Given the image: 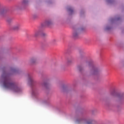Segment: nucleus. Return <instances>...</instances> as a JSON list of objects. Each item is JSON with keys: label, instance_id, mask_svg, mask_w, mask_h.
Returning <instances> with one entry per match:
<instances>
[{"label": "nucleus", "instance_id": "20e7f679", "mask_svg": "<svg viewBox=\"0 0 124 124\" xmlns=\"http://www.w3.org/2000/svg\"><path fill=\"white\" fill-rule=\"evenodd\" d=\"M41 34L42 36H46V33L44 32H41V31L40 30H37L34 32V34L33 35V37H38L39 35Z\"/></svg>", "mask_w": 124, "mask_h": 124}, {"label": "nucleus", "instance_id": "f257e3e1", "mask_svg": "<svg viewBox=\"0 0 124 124\" xmlns=\"http://www.w3.org/2000/svg\"><path fill=\"white\" fill-rule=\"evenodd\" d=\"M3 86L6 89L11 90L13 92H20V88L15 83L11 82V80L6 76L3 77Z\"/></svg>", "mask_w": 124, "mask_h": 124}, {"label": "nucleus", "instance_id": "9b49d317", "mask_svg": "<svg viewBox=\"0 0 124 124\" xmlns=\"http://www.w3.org/2000/svg\"><path fill=\"white\" fill-rule=\"evenodd\" d=\"M36 93H37V91H36V90H35V89H33L32 90V94L34 95L36 94Z\"/></svg>", "mask_w": 124, "mask_h": 124}, {"label": "nucleus", "instance_id": "39448f33", "mask_svg": "<svg viewBox=\"0 0 124 124\" xmlns=\"http://www.w3.org/2000/svg\"><path fill=\"white\" fill-rule=\"evenodd\" d=\"M20 29V24L19 23H16L13 25L12 27V30L14 31H18Z\"/></svg>", "mask_w": 124, "mask_h": 124}, {"label": "nucleus", "instance_id": "dca6fc26", "mask_svg": "<svg viewBox=\"0 0 124 124\" xmlns=\"http://www.w3.org/2000/svg\"><path fill=\"white\" fill-rule=\"evenodd\" d=\"M43 86H44L45 87H47V86L48 85V84L47 83H44L43 84Z\"/></svg>", "mask_w": 124, "mask_h": 124}, {"label": "nucleus", "instance_id": "0eeeda50", "mask_svg": "<svg viewBox=\"0 0 124 124\" xmlns=\"http://www.w3.org/2000/svg\"><path fill=\"white\" fill-rule=\"evenodd\" d=\"M46 26H51V25H53V22L51 20H46L45 23Z\"/></svg>", "mask_w": 124, "mask_h": 124}, {"label": "nucleus", "instance_id": "7ed1b4c3", "mask_svg": "<svg viewBox=\"0 0 124 124\" xmlns=\"http://www.w3.org/2000/svg\"><path fill=\"white\" fill-rule=\"evenodd\" d=\"M89 67V74L90 75H96L98 74L99 70L97 69L93 63L89 62L88 63Z\"/></svg>", "mask_w": 124, "mask_h": 124}, {"label": "nucleus", "instance_id": "f8f14e48", "mask_svg": "<svg viewBox=\"0 0 124 124\" xmlns=\"http://www.w3.org/2000/svg\"><path fill=\"white\" fill-rule=\"evenodd\" d=\"M78 70H79V71H82L83 69V68L82 67H81V66H78Z\"/></svg>", "mask_w": 124, "mask_h": 124}, {"label": "nucleus", "instance_id": "ddd939ff", "mask_svg": "<svg viewBox=\"0 0 124 124\" xmlns=\"http://www.w3.org/2000/svg\"><path fill=\"white\" fill-rule=\"evenodd\" d=\"M68 11H69L70 13H72V12H73V9H72L71 8H68Z\"/></svg>", "mask_w": 124, "mask_h": 124}, {"label": "nucleus", "instance_id": "f3484780", "mask_svg": "<svg viewBox=\"0 0 124 124\" xmlns=\"http://www.w3.org/2000/svg\"><path fill=\"white\" fill-rule=\"evenodd\" d=\"M28 2V1L26 0L23 1V3H27Z\"/></svg>", "mask_w": 124, "mask_h": 124}, {"label": "nucleus", "instance_id": "6e6552de", "mask_svg": "<svg viewBox=\"0 0 124 124\" xmlns=\"http://www.w3.org/2000/svg\"><path fill=\"white\" fill-rule=\"evenodd\" d=\"M28 81L30 83H33V79H32V78L30 75L28 76Z\"/></svg>", "mask_w": 124, "mask_h": 124}, {"label": "nucleus", "instance_id": "f03ea898", "mask_svg": "<svg viewBox=\"0 0 124 124\" xmlns=\"http://www.w3.org/2000/svg\"><path fill=\"white\" fill-rule=\"evenodd\" d=\"M78 124H98L97 121L93 119H90L88 117H84L77 120Z\"/></svg>", "mask_w": 124, "mask_h": 124}, {"label": "nucleus", "instance_id": "423d86ee", "mask_svg": "<svg viewBox=\"0 0 124 124\" xmlns=\"http://www.w3.org/2000/svg\"><path fill=\"white\" fill-rule=\"evenodd\" d=\"M79 31V30H76V31H75L73 32V37L75 38H77V37H78V32Z\"/></svg>", "mask_w": 124, "mask_h": 124}, {"label": "nucleus", "instance_id": "2eb2a0df", "mask_svg": "<svg viewBox=\"0 0 124 124\" xmlns=\"http://www.w3.org/2000/svg\"><path fill=\"white\" fill-rule=\"evenodd\" d=\"M115 94H116V93H115L114 92L111 93H110V95H112V96H115Z\"/></svg>", "mask_w": 124, "mask_h": 124}, {"label": "nucleus", "instance_id": "9d476101", "mask_svg": "<svg viewBox=\"0 0 124 124\" xmlns=\"http://www.w3.org/2000/svg\"><path fill=\"white\" fill-rule=\"evenodd\" d=\"M30 62H31V63H34L36 62V59L35 58H32L30 60Z\"/></svg>", "mask_w": 124, "mask_h": 124}, {"label": "nucleus", "instance_id": "1a4fd4ad", "mask_svg": "<svg viewBox=\"0 0 124 124\" xmlns=\"http://www.w3.org/2000/svg\"><path fill=\"white\" fill-rule=\"evenodd\" d=\"M11 71L12 72V73H18V70L15 68H12L11 69Z\"/></svg>", "mask_w": 124, "mask_h": 124}, {"label": "nucleus", "instance_id": "4468645a", "mask_svg": "<svg viewBox=\"0 0 124 124\" xmlns=\"http://www.w3.org/2000/svg\"><path fill=\"white\" fill-rule=\"evenodd\" d=\"M117 97L119 99H124V96H123V95H118V96H117Z\"/></svg>", "mask_w": 124, "mask_h": 124}]
</instances>
